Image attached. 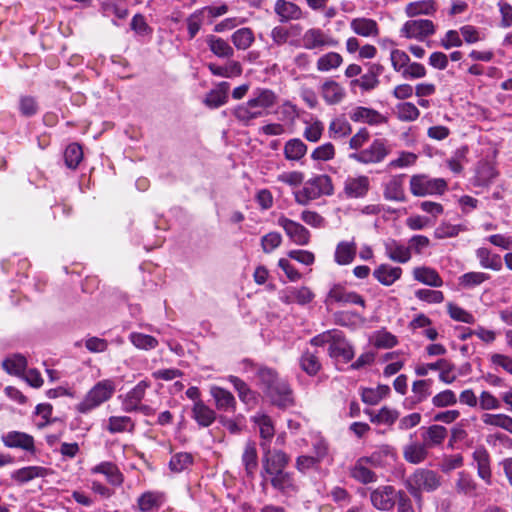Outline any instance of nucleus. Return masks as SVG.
<instances>
[{
	"label": "nucleus",
	"instance_id": "nucleus-10",
	"mask_svg": "<svg viewBox=\"0 0 512 512\" xmlns=\"http://www.w3.org/2000/svg\"><path fill=\"white\" fill-rule=\"evenodd\" d=\"M327 305L331 303H338L341 305H358L362 308L366 307L365 299L355 291L348 290L342 284H333L325 299Z\"/></svg>",
	"mask_w": 512,
	"mask_h": 512
},
{
	"label": "nucleus",
	"instance_id": "nucleus-23",
	"mask_svg": "<svg viewBox=\"0 0 512 512\" xmlns=\"http://www.w3.org/2000/svg\"><path fill=\"white\" fill-rule=\"evenodd\" d=\"M438 10L436 0H417L409 2L404 7V13L409 18L417 16H433Z\"/></svg>",
	"mask_w": 512,
	"mask_h": 512
},
{
	"label": "nucleus",
	"instance_id": "nucleus-59",
	"mask_svg": "<svg viewBox=\"0 0 512 512\" xmlns=\"http://www.w3.org/2000/svg\"><path fill=\"white\" fill-rule=\"evenodd\" d=\"M431 380H417L412 384V402L421 403L431 395Z\"/></svg>",
	"mask_w": 512,
	"mask_h": 512
},
{
	"label": "nucleus",
	"instance_id": "nucleus-38",
	"mask_svg": "<svg viewBox=\"0 0 512 512\" xmlns=\"http://www.w3.org/2000/svg\"><path fill=\"white\" fill-rule=\"evenodd\" d=\"M232 114L243 125H249L253 120L265 116L267 113H262L249 102L237 105Z\"/></svg>",
	"mask_w": 512,
	"mask_h": 512
},
{
	"label": "nucleus",
	"instance_id": "nucleus-4",
	"mask_svg": "<svg viewBox=\"0 0 512 512\" xmlns=\"http://www.w3.org/2000/svg\"><path fill=\"white\" fill-rule=\"evenodd\" d=\"M441 486V476L429 469H417L407 479V489L414 498L419 499L423 492H433Z\"/></svg>",
	"mask_w": 512,
	"mask_h": 512
},
{
	"label": "nucleus",
	"instance_id": "nucleus-31",
	"mask_svg": "<svg viewBox=\"0 0 512 512\" xmlns=\"http://www.w3.org/2000/svg\"><path fill=\"white\" fill-rule=\"evenodd\" d=\"M350 28L355 34L362 37H376L379 35L377 22L370 18H354L350 22Z\"/></svg>",
	"mask_w": 512,
	"mask_h": 512
},
{
	"label": "nucleus",
	"instance_id": "nucleus-11",
	"mask_svg": "<svg viewBox=\"0 0 512 512\" xmlns=\"http://www.w3.org/2000/svg\"><path fill=\"white\" fill-rule=\"evenodd\" d=\"M278 226H280L287 237L296 245L305 246L310 242V232L309 230L292 219L281 215L277 220Z\"/></svg>",
	"mask_w": 512,
	"mask_h": 512
},
{
	"label": "nucleus",
	"instance_id": "nucleus-52",
	"mask_svg": "<svg viewBox=\"0 0 512 512\" xmlns=\"http://www.w3.org/2000/svg\"><path fill=\"white\" fill-rule=\"evenodd\" d=\"M106 429L112 434L133 432L135 423L128 416H111L108 418Z\"/></svg>",
	"mask_w": 512,
	"mask_h": 512
},
{
	"label": "nucleus",
	"instance_id": "nucleus-35",
	"mask_svg": "<svg viewBox=\"0 0 512 512\" xmlns=\"http://www.w3.org/2000/svg\"><path fill=\"white\" fill-rule=\"evenodd\" d=\"M264 479H269L273 488L282 493L294 492L297 488L289 472L281 471L275 474H268L265 475Z\"/></svg>",
	"mask_w": 512,
	"mask_h": 512
},
{
	"label": "nucleus",
	"instance_id": "nucleus-30",
	"mask_svg": "<svg viewBox=\"0 0 512 512\" xmlns=\"http://www.w3.org/2000/svg\"><path fill=\"white\" fill-rule=\"evenodd\" d=\"M208 69L212 75L223 78H236L242 75L243 68L240 62L228 60L223 65L209 63Z\"/></svg>",
	"mask_w": 512,
	"mask_h": 512
},
{
	"label": "nucleus",
	"instance_id": "nucleus-5",
	"mask_svg": "<svg viewBox=\"0 0 512 512\" xmlns=\"http://www.w3.org/2000/svg\"><path fill=\"white\" fill-rule=\"evenodd\" d=\"M447 189V182L443 178H430L427 175H413L410 179V191L414 196L443 194Z\"/></svg>",
	"mask_w": 512,
	"mask_h": 512
},
{
	"label": "nucleus",
	"instance_id": "nucleus-53",
	"mask_svg": "<svg viewBox=\"0 0 512 512\" xmlns=\"http://www.w3.org/2000/svg\"><path fill=\"white\" fill-rule=\"evenodd\" d=\"M389 393L390 387L388 385H378L376 388L362 389L361 399L366 404L376 405L383 398L387 397Z\"/></svg>",
	"mask_w": 512,
	"mask_h": 512
},
{
	"label": "nucleus",
	"instance_id": "nucleus-56",
	"mask_svg": "<svg viewBox=\"0 0 512 512\" xmlns=\"http://www.w3.org/2000/svg\"><path fill=\"white\" fill-rule=\"evenodd\" d=\"M482 421L486 425L499 427L512 434V417L506 414H484Z\"/></svg>",
	"mask_w": 512,
	"mask_h": 512
},
{
	"label": "nucleus",
	"instance_id": "nucleus-37",
	"mask_svg": "<svg viewBox=\"0 0 512 512\" xmlns=\"http://www.w3.org/2000/svg\"><path fill=\"white\" fill-rule=\"evenodd\" d=\"M404 175L393 176L384 187V197L389 201H405V192L403 188Z\"/></svg>",
	"mask_w": 512,
	"mask_h": 512
},
{
	"label": "nucleus",
	"instance_id": "nucleus-18",
	"mask_svg": "<svg viewBox=\"0 0 512 512\" xmlns=\"http://www.w3.org/2000/svg\"><path fill=\"white\" fill-rule=\"evenodd\" d=\"M472 458L476 463L478 477L486 485H492V470L488 451L484 447H478L472 453Z\"/></svg>",
	"mask_w": 512,
	"mask_h": 512
},
{
	"label": "nucleus",
	"instance_id": "nucleus-13",
	"mask_svg": "<svg viewBox=\"0 0 512 512\" xmlns=\"http://www.w3.org/2000/svg\"><path fill=\"white\" fill-rule=\"evenodd\" d=\"M319 93L327 105H338L347 95L345 87L332 78H327L321 83Z\"/></svg>",
	"mask_w": 512,
	"mask_h": 512
},
{
	"label": "nucleus",
	"instance_id": "nucleus-26",
	"mask_svg": "<svg viewBox=\"0 0 512 512\" xmlns=\"http://www.w3.org/2000/svg\"><path fill=\"white\" fill-rule=\"evenodd\" d=\"M6 447L21 448L26 451H34V439L31 435L19 431H10L2 436Z\"/></svg>",
	"mask_w": 512,
	"mask_h": 512
},
{
	"label": "nucleus",
	"instance_id": "nucleus-48",
	"mask_svg": "<svg viewBox=\"0 0 512 512\" xmlns=\"http://www.w3.org/2000/svg\"><path fill=\"white\" fill-rule=\"evenodd\" d=\"M373 467H383L395 458L394 450L389 445L378 447L370 456L365 457Z\"/></svg>",
	"mask_w": 512,
	"mask_h": 512
},
{
	"label": "nucleus",
	"instance_id": "nucleus-51",
	"mask_svg": "<svg viewBox=\"0 0 512 512\" xmlns=\"http://www.w3.org/2000/svg\"><path fill=\"white\" fill-rule=\"evenodd\" d=\"M343 63V57L337 52H327L322 54L316 61V68L319 72H329L336 70Z\"/></svg>",
	"mask_w": 512,
	"mask_h": 512
},
{
	"label": "nucleus",
	"instance_id": "nucleus-25",
	"mask_svg": "<svg viewBox=\"0 0 512 512\" xmlns=\"http://www.w3.org/2000/svg\"><path fill=\"white\" fill-rule=\"evenodd\" d=\"M384 249L386 256L394 262L407 263L411 259L410 248L395 239L386 240Z\"/></svg>",
	"mask_w": 512,
	"mask_h": 512
},
{
	"label": "nucleus",
	"instance_id": "nucleus-49",
	"mask_svg": "<svg viewBox=\"0 0 512 512\" xmlns=\"http://www.w3.org/2000/svg\"><path fill=\"white\" fill-rule=\"evenodd\" d=\"M413 276L415 280L432 287H440L443 284L437 271L430 267L415 268L413 270Z\"/></svg>",
	"mask_w": 512,
	"mask_h": 512
},
{
	"label": "nucleus",
	"instance_id": "nucleus-58",
	"mask_svg": "<svg viewBox=\"0 0 512 512\" xmlns=\"http://www.w3.org/2000/svg\"><path fill=\"white\" fill-rule=\"evenodd\" d=\"M193 464V456L187 452L174 454L169 461V468L174 473H180Z\"/></svg>",
	"mask_w": 512,
	"mask_h": 512
},
{
	"label": "nucleus",
	"instance_id": "nucleus-60",
	"mask_svg": "<svg viewBox=\"0 0 512 512\" xmlns=\"http://www.w3.org/2000/svg\"><path fill=\"white\" fill-rule=\"evenodd\" d=\"M129 340L137 349L141 350H152L158 345V340L155 337L138 332H132L129 335Z\"/></svg>",
	"mask_w": 512,
	"mask_h": 512
},
{
	"label": "nucleus",
	"instance_id": "nucleus-42",
	"mask_svg": "<svg viewBox=\"0 0 512 512\" xmlns=\"http://www.w3.org/2000/svg\"><path fill=\"white\" fill-rule=\"evenodd\" d=\"M428 447L424 442L418 443H410L404 447L403 457L404 459L411 464H419L422 463L428 456Z\"/></svg>",
	"mask_w": 512,
	"mask_h": 512
},
{
	"label": "nucleus",
	"instance_id": "nucleus-36",
	"mask_svg": "<svg viewBox=\"0 0 512 512\" xmlns=\"http://www.w3.org/2000/svg\"><path fill=\"white\" fill-rule=\"evenodd\" d=\"M357 253V245L354 240L341 241L337 244L334 260L338 265H348L353 262Z\"/></svg>",
	"mask_w": 512,
	"mask_h": 512
},
{
	"label": "nucleus",
	"instance_id": "nucleus-61",
	"mask_svg": "<svg viewBox=\"0 0 512 512\" xmlns=\"http://www.w3.org/2000/svg\"><path fill=\"white\" fill-rule=\"evenodd\" d=\"M396 113L398 119L405 122L415 121L420 115L419 109L411 102L399 103L396 106Z\"/></svg>",
	"mask_w": 512,
	"mask_h": 512
},
{
	"label": "nucleus",
	"instance_id": "nucleus-29",
	"mask_svg": "<svg viewBox=\"0 0 512 512\" xmlns=\"http://www.w3.org/2000/svg\"><path fill=\"white\" fill-rule=\"evenodd\" d=\"M48 475V469L42 466H27L17 469L11 473V479L22 485L36 478H43Z\"/></svg>",
	"mask_w": 512,
	"mask_h": 512
},
{
	"label": "nucleus",
	"instance_id": "nucleus-28",
	"mask_svg": "<svg viewBox=\"0 0 512 512\" xmlns=\"http://www.w3.org/2000/svg\"><path fill=\"white\" fill-rule=\"evenodd\" d=\"M249 102L262 113L272 108L277 102V95L274 91L266 88H259L254 91L253 97L249 99Z\"/></svg>",
	"mask_w": 512,
	"mask_h": 512
},
{
	"label": "nucleus",
	"instance_id": "nucleus-33",
	"mask_svg": "<svg viewBox=\"0 0 512 512\" xmlns=\"http://www.w3.org/2000/svg\"><path fill=\"white\" fill-rule=\"evenodd\" d=\"M498 173L493 163L488 161H480L476 166L474 185L488 186L497 177Z\"/></svg>",
	"mask_w": 512,
	"mask_h": 512
},
{
	"label": "nucleus",
	"instance_id": "nucleus-17",
	"mask_svg": "<svg viewBox=\"0 0 512 512\" xmlns=\"http://www.w3.org/2000/svg\"><path fill=\"white\" fill-rule=\"evenodd\" d=\"M314 297V293L306 286L288 287L280 292V300L285 304L297 303L299 305H306Z\"/></svg>",
	"mask_w": 512,
	"mask_h": 512
},
{
	"label": "nucleus",
	"instance_id": "nucleus-32",
	"mask_svg": "<svg viewBox=\"0 0 512 512\" xmlns=\"http://www.w3.org/2000/svg\"><path fill=\"white\" fill-rule=\"evenodd\" d=\"M229 89L230 84L228 82H220L215 89L207 93L203 101L204 104L211 109L223 106L228 101Z\"/></svg>",
	"mask_w": 512,
	"mask_h": 512
},
{
	"label": "nucleus",
	"instance_id": "nucleus-44",
	"mask_svg": "<svg viewBox=\"0 0 512 512\" xmlns=\"http://www.w3.org/2000/svg\"><path fill=\"white\" fill-rule=\"evenodd\" d=\"M242 464L245 468L247 476L253 477L258 468V455L256 444L252 441H248L245 444L242 454Z\"/></svg>",
	"mask_w": 512,
	"mask_h": 512
},
{
	"label": "nucleus",
	"instance_id": "nucleus-9",
	"mask_svg": "<svg viewBox=\"0 0 512 512\" xmlns=\"http://www.w3.org/2000/svg\"><path fill=\"white\" fill-rule=\"evenodd\" d=\"M400 492L391 485H382L370 491V502L379 511H390L395 506Z\"/></svg>",
	"mask_w": 512,
	"mask_h": 512
},
{
	"label": "nucleus",
	"instance_id": "nucleus-34",
	"mask_svg": "<svg viewBox=\"0 0 512 512\" xmlns=\"http://www.w3.org/2000/svg\"><path fill=\"white\" fill-rule=\"evenodd\" d=\"M192 418L201 427H209L216 419V413L202 400L194 402L192 407Z\"/></svg>",
	"mask_w": 512,
	"mask_h": 512
},
{
	"label": "nucleus",
	"instance_id": "nucleus-3",
	"mask_svg": "<svg viewBox=\"0 0 512 512\" xmlns=\"http://www.w3.org/2000/svg\"><path fill=\"white\" fill-rule=\"evenodd\" d=\"M116 390L115 382L111 379H104L97 382L84 396L75 409L81 414H88L101 404L107 402Z\"/></svg>",
	"mask_w": 512,
	"mask_h": 512
},
{
	"label": "nucleus",
	"instance_id": "nucleus-50",
	"mask_svg": "<svg viewBox=\"0 0 512 512\" xmlns=\"http://www.w3.org/2000/svg\"><path fill=\"white\" fill-rule=\"evenodd\" d=\"M307 153V145L299 138L288 140L284 145V155L289 161H299Z\"/></svg>",
	"mask_w": 512,
	"mask_h": 512
},
{
	"label": "nucleus",
	"instance_id": "nucleus-22",
	"mask_svg": "<svg viewBox=\"0 0 512 512\" xmlns=\"http://www.w3.org/2000/svg\"><path fill=\"white\" fill-rule=\"evenodd\" d=\"M210 394L215 401V406L219 411L234 412L236 409V399L233 394L216 385L210 387Z\"/></svg>",
	"mask_w": 512,
	"mask_h": 512
},
{
	"label": "nucleus",
	"instance_id": "nucleus-2",
	"mask_svg": "<svg viewBox=\"0 0 512 512\" xmlns=\"http://www.w3.org/2000/svg\"><path fill=\"white\" fill-rule=\"evenodd\" d=\"M333 192L334 187L331 177L326 174H320L308 179L303 187L295 191L293 195L297 204L307 206L322 196L332 195Z\"/></svg>",
	"mask_w": 512,
	"mask_h": 512
},
{
	"label": "nucleus",
	"instance_id": "nucleus-63",
	"mask_svg": "<svg viewBox=\"0 0 512 512\" xmlns=\"http://www.w3.org/2000/svg\"><path fill=\"white\" fill-rule=\"evenodd\" d=\"M227 379L233 385L235 390L237 391L238 396L241 401H243L244 403H247V404L254 401L253 392L250 390L248 385L243 380H241L237 376H233V375L228 376Z\"/></svg>",
	"mask_w": 512,
	"mask_h": 512
},
{
	"label": "nucleus",
	"instance_id": "nucleus-6",
	"mask_svg": "<svg viewBox=\"0 0 512 512\" xmlns=\"http://www.w3.org/2000/svg\"><path fill=\"white\" fill-rule=\"evenodd\" d=\"M338 41L321 28L312 27L307 29L301 37V46L307 50H323L336 47Z\"/></svg>",
	"mask_w": 512,
	"mask_h": 512
},
{
	"label": "nucleus",
	"instance_id": "nucleus-39",
	"mask_svg": "<svg viewBox=\"0 0 512 512\" xmlns=\"http://www.w3.org/2000/svg\"><path fill=\"white\" fill-rule=\"evenodd\" d=\"M477 489L478 484L468 472H458L455 480V490L458 494L475 497L477 496Z\"/></svg>",
	"mask_w": 512,
	"mask_h": 512
},
{
	"label": "nucleus",
	"instance_id": "nucleus-1",
	"mask_svg": "<svg viewBox=\"0 0 512 512\" xmlns=\"http://www.w3.org/2000/svg\"><path fill=\"white\" fill-rule=\"evenodd\" d=\"M258 379L264 393L274 405L285 408L293 403L292 391L288 383L280 379L274 370L259 369Z\"/></svg>",
	"mask_w": 512,
	"mask_h": 512
},
{
	"label": "nucleus",
	"instance_id": "nucleus-47",
	"mask_svg": "<svg viewBox=\"0 0 512 512\" xmlns=\"http://www.w3.org/2000/svg\"><path fill=\"white\" fill-rule=\"evenodd\" d=\"M367 464L369 461L362 457L351 469V476L363 484L373 483L377 480L376 474L367 467Z\"/></svg>",
	"mask_w": 512,
	"mask_h": 512
},
{
	"label": "nucleus",
	"instance_id": "nucleus-21",
	"mask_svg": "<svg viewBox=\"0 0 512 512\" xmlns=\"http://www.w3.org/2000/svg\"><path fill=\"white\" fill-rule=\"evenodd\" d=\"M370 189V180L365 175L348 177L344 182V193L349 198H362Z\"/></svg>",
	"mask_w": 512,
	"mask_h": 512
},
{
	"label": "nucleus",
	"instance_id": "nucleus-8",
	"mask_svg": "<svg viewBox=\"0 0 512 512\" xmlns=\"http://www.w3.org/2000/svg\"><path fill=\"white\" fill-rule=\"evenodd\" d=\"M389 153L390 148L387 146L386 141L375 139L368 148L351 154L350 158L362 164L380 163Z\"/></svg>",
	"mask_w": 512,
	"mask_h": 512
},
{
	"label": "nucleus",
	"instance_id": "nucleus-15",
	"mask_svg": "<svg viewBox=\"0 0 512 512\" xmlns=\"http://www.w3.org/2000/svg\"><path fill=\"white\" fill-rule=\"evenodd\" d=\"M251 421L258 428L261 437L260 446L262 449H268L271 440L275 435V427L270 416L258 412L251 417Z\"/></svg>",
	"mask_w": 512,
	"mask_h": 512
},
{
	"label": "nucleus",
	"instance_id": "nucleus-57",
	"mask_svg": "<svg viewBox=\"0 0 512 512\" xmlns=\"http://www.w3.org/2000/svg\"><path fill=\"white\" fill-rule=\"evenodd\" d=\"M2 366L3 369L9 374L21 375L26 369L27 360L24 356L15 354L5 359L2 363Z\"/></svg>",
	"mask_w": 512,
	"mask_h": 512
},
{
	"label": "nucleus",
	"instance_id": "nucleus-12",
	"mask_svg": "<svg viewBox=\"0 0 512 512\" xmlns=\"http://www.w3.org/2000/svg\"><path fill=\"white\" fill-rule=\"evenodd\" d=\"M262 450L263 477L268 474H275L276 472L285 470L290 461V457L285 452L281 450L271 451L270 446L268 449Z\"/></svg>",
	"mask_w": 512,
	"mask_h": 512
},
{
	"label": "nucleus",
	"instance_id": "nucleus-62",
	"mask_svg": "<svg viewBox=\"0 0 512 512\" xmlns=\"http://www.w3.org/2000/svg\"><path fill=\"white\" fill-rule=\"evenodd\" d=\"M352 132L350 123L343 117L333 119L329 124V133L333 138H343Z\"/></svg>",
	"mask_w": 512,
	"mask_h": 512
},
{
	"label": "nucleus",
	"instance_id": "nucleus-64",
	"mask_svg": "<svg viewBox=\"0 0 512 512\" xmlns=\"http://www.w3.org/2000/svg\"><path fill=\"white\" fill-rule=\"evenodd\" d=\"M373 345L377 348L389 349L397 345L398 340L392 333L381 330L377 331L372 337Z\"/></svg>",
	"mask_w": 512,
	"mask_h": 512
},
{
	"label": "nucleus",
	"instance_id": "nucleus-45",
	"mask_svg": "<svg viewBox=\"0 0 512 512\" xmlns=\"http://www.w3.org/2000/svg\"><path fill=\"white\" fill-rule=\"evenodd\" d=\"M163 498L159 492L147 491L137 499V507L140 512H151L158 510L162 505Z\"/></svg>",
	"mask_w": 512,
	"mask_h": 512
},
{
	"label": "nucleus",
	"instance_id": "nucleus-16",
	"mask_svg": "<svg viewBox=\"0 0 512 512\" xmlns=\"http://www.w3.org/2000/svg\"><path fill=\"white\" fill-rule=\"evenodd\" d=\"M151 386L147 380L140 381L134 388L128 391L122 401V409L125 412H134L140 407L146 390Z\"/></svg>",
	"mask_w": 512,
	"mask_h": 512
},
{
	"label": "nucleus",
	"instance_id": "nucleus-20",
	"mask_svg": "<svg viewBox=\"0 0 512 512\" xmlns=\"http://www.w3.org/2000/svg\"><path fill=\"white\" fill-rule=\"evenodd\" d=\"M349 116L353 122L369 125H381L387 122V118L378 111L362 106L354 108Z\"/></svg>",
	"mask_w": 512,
	"mask_h": 512
},
{
	"label": "nucleus",
	"instance_id": "nucleus-19",
	"mask_svg": "<svg viewBox=\"0 0 512 512\" xmlns=\"http://www.w3.org/2000/svg\"><path fill=\"white\" fill-rule=\"evenodd\" d=\"M274 12L281 23L297 21L303 18L302 9L297 4L287 0H277L274 5Z\"/></svg>",
	"mask_w": 512,
	"mask_h": 512
},
{
	"label": "nucleus",
	"instance_id": "nucleus-24",
	"mask_svg": "<svg viewBox=\"0 0 512 512\" xmlns=\"http://www.w3.org/2000/svg\"><path fill=\"white\" fill-rule=\"evenodd\" d=\"M205 42L213 55L218 58L231 59L234 56V48L229 42L214 34L205 37Z\"/></svg>",
	"mask_w": 512,
	"mask_h": 512
},
{
	"label": "nucleus",
	"instance_id": "nucleus-46",
	"mask_svg": "<svg viewBox=\"0 0 512 512\" xmlns=\"http://www.w3.org/2000/svg\"><path fill=\"white\" fill-rule=\"evenodd\" d=\"M254 41V32L248 27L239 28L231 35V42L234 46L233 48H236L237 50L245 51L249 49Z\"/></svg>",
	"mask_w": 512,
	"mask_h": 512
},
{
	"label": "nucleus",
	"instance_id": "nucleus-40",
	"mask_svg": "<svg viewBox=\"0 0 512 512\" xmlns=\"http://www.w3.org/2000/svg\"><path fill=\"white\" fill-rule=\"evenodd\" d=\"M479 264L484 269L500 271L502 269V258L499 254L492 253L485 247H480L475 251Z\"/></svg>",
	"mask_w": 512,
	"mask_h": 512
},
{
	"label": "nucleus",
	"instance_id": "nucleus-14",
	"mask_svg": "<svg viewBox=\"0 0 512 512\" xmlns=\"http://www.w3.org/2000/svg\"><path fill=\"white\" fill-rule=\"evenodd\" d=\"M328 353L330 357L341 360L344 363H348L354 358V349L340 330H337L329 346Z\"/></svg>",
	"mask_w": 512,
	"mask_h": 512
},
{
	"label": "nucleus",
	"instance_id": "nucleus-7",
	"mask_svg": "<svg viewBox=\"0 0 512 512\" xmlns=\"http://www.w3.org/2000/svg\"><path fill=\"white\" fill-rule=\"evenodd\" d=\"M436 32L435 24L429 19H414L406 21L400 29L402 37L423 41Z\"/></svg>",
	"mask_w": 512,
	"mask_h": 512
},
{
	"label": "nucleus",
	"instance_id": "nucleus-41",
	"mask_svg": "<svg viewBox=\"0 0 512 512\" xmlns=\"http://www.w3.org/2000/svg\"><path fill=\"white\" fill-rule=\"evenodd\" d=\"M402 275L400 267H392L388 264H381L373 271V276L383 285L390 286Z\"/></svg>",
	"mask_w": 512,
	"mask_h": 512
},
{
	"label": "nucleus",
	"instance_id": "nucleus-27",
	"mask_svg": "<svg viewBox=\"0 0 512 512\" xmlns=\"http://www.w3.org/2000/svg\"><path fill=\"white\" fill-rule=\"evenodd\" d=\"M92 474H102L106 477L109 484L120 486L124 481V476L116 464L104 461L91 468Z\"/></svg>",
	"mask_w": 512,
	"mask_h": 512
},
{
	"label": "nucleus",
	"instance_id": "nucleus-55",
	"mask_svg": "<svg viewBox=\"0 0 512 512\" xmlns=\"http://www.w3.org/2000/svg\"><path fill=\"white\" fill-rule=\"evenodd\" d=\"M490 279V275L484 272L472 271L461 275L458 279L459 285L465 289H472Z\"/></svg>",
	"mask_w": 512,
	"mask_h": 512
},
{
	"label": "nucleus",
	"instance_id": "nucleus-43",
	"mask_svg": "<svg viewBox=\"0 0 512 512\" xmlns=\"http://www.w3.org/2000/svg\"><path fill=\"white\" fill-rule=\"evenodd\" d=\"M447 437V429L441 425H431L422 433V439L428 448L441 445Z\"/></svg>",
	"mask_w": 512,
	"mask_h": 512
},
{
	"label": "nucleus",
	"instance_id": "nucleus-54",
	"mask_svg": "<svg viewBox=\"0 0 512 512\" xmlns=\"http://www.w3.org/2000/svg\"><path fill=\"white\" fill-rule=\"evenodd\" d=\"M370 417V421L376 424L392 425L399 417V412L389 407H382L377 413L373 411H366Z\"/></svg>",
	"mask_w": 512,
	"mask_h": 512
}]
</instances>
